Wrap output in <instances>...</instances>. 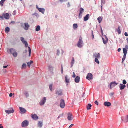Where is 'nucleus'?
Listing matches in <instances>:
<instances>
[{
  "label": "nucleus",
  "instance_id": "1",
  "mask_svg": "<svg viewBox=\"0 0 128 128\" xmlns=\"http://www.w3.org/2000/svg\"><path fill=\"white\" fill-rule=\"evenodd\" d=\"M83 44L82 38L81 36H80L79 38V39L77 44V45L78 47L81 48Z\"/></svg>",
  "mask_w": 128,
  "mask_h": 128
},
{
  "label": "nucleus",
  "instance_id": "2",
  "mask_svg": "<svg viewBox=\"0 0 128 128\" xmlns=\"http://www.w3.org/2000/svg\"><path fill=\"white\" fill-rule=\"evenodd\" d=\"M60 107L62 108H64L65 106L64 101V100L62 99H61L60 101Z\"/></svg>",
  "mask_w": 128,
  "mask_h": 128
},
{
  "label": "nucleus",
  "instance_id": "3",
  "mask_svg": "<svg viewBox=\"0 0 128 128\" xmlns=\"http://www.w3.org/2000/svg\"><path fill=\"white\" fill-rule=\"evenodd\" d=\"M46 100V98L45 97L43 98L42 100L39 102L40 105V106L43 105L45 103Z\"/></svg>",
  "mask_w": 128,
  "mask_h": 128
},
{
  "label": "nucleus",
  "instance_id": "4",
  "mask_svg": "<svg viewBox=\"0 0 128 128\" xmlns=\"http://www.w3.org/2000/svg\"><path fill=\"white\" fill-rule=\"evenodd\" d=\"M28 124V122L26 120H24L22 123V127L27 126Z\"/></svg>",
  "mask_w": 128,
  "mask_h": 128
},
{
  "label": "nucleus",
  "instance_id": "5",
  "mask_svg": "<svg viewBox=\"0 0 128 128\" xmlns=\"http://www.w3.org/2000/svg\"><path fill=\"white\" fill-rule=\"evenodd\" d=\"M118 84V83H116L115 81L111 82L110 84V89H112V87H114Z\"/></svg>",
  "mask_w": 128,
  "mask_h": 128
},
{
  "label": "nucleus",
  "instance_id": "6",
  "mask_svg": "<svg viewBox=\"0 0 128 128\" xmlns=\"http://www.w3.org/2000/svg\"><path fill=\"white\" fill-rule=\"evenodd\" d=\"M80 13L79 14L78 18H81L82 17V13L84 12V10L83 8H80Z\"/></svg>",
  "mask_w": 128,
  "mask_h": 128
},
{
  "label": "nucleus",
  "instance_id": "7",
  "mask_svg": "<svg viewBox=\"0 0 128 128\" xmlns=\"http://www.w3.org/2000/svg\"><path fill=\"white\" fill-rule=\"evenodd\" d=\"M56 93L58 95H61L62 94V90L59 89H57Z\"/></svg>",
  "mask_w": 128,
  "mask_h": 128
},
{
  "label": "nucleus",
  "instance_id": "8",
  "mask_svg": "<svg viewBox=\"0 0 128 128\" xmlns=\"http://www.w3.org/2000/svg\"><path fill=\"white\" fill-rule=\"evenodd\" d=\"M103 42L104 44H106L108 41V38L106 35L104 36V38H102Z\"/></svg>",
  "mask_w": 128,
  "mask_h": 128
},
{
  "label": "nucleus",
  "instance_id": "9",
  "mask_svg": "<svg viewBox=\"0 0 128 128\" xmlns=\"http://www.w3.org/2000/svg\"><path fill=\"white\" fill-rule=\"evenodd\" d=\"M3 15L4 18L6 19H8L10 18V16L8 13H4Z\"/></svg>",
  "mask_w": 128,
  "mask_h": 128
},
{
  "label": "nucleus",
  "instance_id": "10",
  "mask_svg": "<svg viewBox=\"0 0 128 128\" xmlns=\"http://www.w3.org/2000/svg\"><path fill=\"white\" fill-rule=\"evenodd\" d=\"M31 115L32 118L34 120H36L38 118V117L36 114H32Z\"/></svg>",
  "mask_w": 128,
  "mask_h": 128
},
{
  "label": "nucleus",
  "instance_id": "11",
  "mask_svg": "<svg viewBox=\"0 0 128 128\" xmlns=\"http://www.w3.org/2000/svg\"><path fill=\"white\" fill-rule=\"evenodd\" d=\"M14 110L12 108H10V110H6L5 111L6 113L8 114H10L11 113H13L14 112Z\"/></svg>",
  "mask_w": 128,
  "mask_h": 128
},
{
  "label": "nucleus",
  "instance_id": "12",
  "mask_svg": "<svg viewBox=\"0 0 128 128\" xmlns=\"http://www.w3.org/2000/svg\"><path fill=\"white\" fill-rule=\"evenodd\" d=\"M68 119L69 120H71L72 119V114L70 113H69L68 114Z\"/></svg>",
  "mask_w": 128,
  "mask_h": 128
},
{
  "label": "nucleus",
  "instance_id": "13",
  "mask_svg": "<svg viewBox=\"0 0 128 128\" xmlns=\"http://www.w3.org/2000/svg\"><path fill=\"white\" fill-rule=\"evenodd\" d=\"M19 108L21 112L23 113H25L26 110L25 108L21 107H19Z\"/></svg>",
  "mask_w": 128,
  "mask_h": 128
},
{
  "label": "nucleus",
  "instance_id": "14",
  "mask_svg": "<svg viewBox=\"0 0 128 128\" xmlns=\"http://www.w3.org/2000/svg\"><path fill=\"white\" fill-rule=\"evenodd\" d=\"M104 105L106 106H111V103L108 102H105L104 103Z\"/></svg>",
  "mask_w": 128,
  "mask_h": 128
},
{
  "label": "nucleus",
  "instance_id": "15",
  "mask_svg": "<svg viewBox=\"0 0 128 128\" xmlns=\"http://www.w3.org/2000/svg\"><path fill=\"white\" fill-rule=\"evenodd\" d=\"M24 29L26 30H28L29 27V26L27 23H24Z\"/></svg>",
  "mask_w": 128,
  "mask_h": 128
},
{
  "label": "nucleus",
  "instance_id": "16",
  "mask_svg": "<svg viewBox=\"0 0 128 128\" xmlns=\"http://www.w3.org/2000/svg\"><path fill=\"white\" fill-rule=\"evenodd\" d=\"M80 77L78 76H76L75 79V81L76 83H78L80 80Z\"/></svg>",
  "mask_w": 128,
  "mask_h": 128
},
{
  "label": "nucleus",
  "instance_id": "17",
  "mask_svg": "<svg viewBox=\"0 0 128 128\" xmlns=\"http://www.w3.org/2000/svg\"><path fill=\"white\" fill-rule=\"evenodd\" d=\"M126 87V86L122 84H120V90H122L124 88Z\"/></svg>",
  "mask_w": 128,
  "mask_h": 128
},
{
  "label": "nucleus",
  "instance_id": "18",
  "mask_svg": "<svg viewBox=\"0 0 128 128\" xmlns=\"http://www.w3.org/2000/svg\"><path fill=\"white\" fill-rule=\"evenodd\" d=\"M38 10L39 12H41L43 14H44V12L45 11L44 9L42 8H38Z\"/></svg>",
  "mask_w": 128,
  "mask_h": 128
},
{
  "label": "nucleus",
  "instance_id": "19",
  "mask_svg": "<svg viewBox=\"0 0 128 128\" xmlns=\"http://www.w3.org/2000/svg\"><path fill=\"white\" fill-rule=\"evenodd\" d=\"M38 126L40 128H41L42 126V122L39 121L38 123Z\"/></svg>",
  "mask_w": 128,
  "mask_h": 128
},
{
  "label": "nucleus",
  "instance_id": "20",
  "mask_svg": "<svg viewBox=\"0 0 128 128\" xmlns=\"http://www.w3.org/2000/svg\"><path fill=\"white\" fill-rule=\"evenodd\" d=\"M74 59L73 57H72V60L70 62L71 65V67L72 66L73 64H74Z\"/></svg>",
  "mask_w": 128,
  "mask_h": 128
},
{
  "label": "nucleus",
  "instance_id": "21",
  "mask_svg": "<svg viewBox=\"0 0 128 128\" xmlns=\"http://www.w3.org/2000/svg\"><path fill=\"white\" fill-rule=\"evenodd\" d=\"M92 79V75L90 73H88V80Z\"/></svg>",
  "mask_w": 128,
  "mask_h": 128
},
{
  "label": "nucleus",
  "instance_id": "22",
  "mask_svg": "<svg viewBox=\"0 0 128 128\" xmlns=\"http://www.w3.org/2000/svg\"><path fill=\"white\" fill-rule=\"evenodd\" d=\"M10 53L12 54L16 52L15 50L13 48L10 49Z\"/></svg>",
  "mask_w": 128,
  "mask_h": 128
},
{
  "label": "nucleus",
  "instance_id": "23",
  "mask_svg": "<svg viewBox=\"0 0 128 128\" xmlns=\"http://www.w3.org/2000/svg\"><path fill=\"white\" fill-rule=\"evenodd\" d=\"M94 55L95 57H96L97 58H100V54L99 53L98 54L95 53Z\"/></svg>",
  "mask_w": 128,
  "mask_h": 128
},
{
  "label": "nucleus",
  "instance_id": "24",
  "mask_svg": "<svg viewBox=\"0 0 128 128\" xmlns=\"http://www.w3.org/2000/svg\"><path fill=\"white\" fill-rule=\"evenodd\" d=\"M102 16H99L98 18V20L99 23H100L102 21Z\"/></svg>",
  "mask_w": 128,
  "mask_h": 128
},
{
  "label": "nucleus",
  "instance_id": "25",
  "mask_svg": "<svg viewBox=\"0 0 128 128\" xmlns=\"http://www.w3.org/2000/svg\"><path fill=\"white\" fill-rule=\"evenodd\" d=\"M123 50L124 55H126L127 53L126 49V48H123Z\"/></svg>",
  "mask_w": 128,
  "mask_h": 128
},
{
  "label": "nucleus",
  "instance_id": "26",
  "mask_svg": "<svg viewBox=\"0 0 128 128\" xmlns=\"http://www.w3.org/2000/svg\"><path fill=\"white\" fill-rule=\"evenodd\" d=\"M88 19V14H87L84 18V20L86 21Z\"/></svg>",
  "mask_w": 128,
  "mask_h": 128
},
{
  "label": "nucleus",
  "instance_id": "27",
  "mask_svg": "<svg viewBox=\"0 0 128 128\" xmlns=\"http://www.w3.org/2000/svg\"><path fill=\"white\" fill-rule=\"evenodd\" d=\"M33 61L30 60V62H27V64H28V66H29V67H30V66L31 64L33 63Z\"/></svg>",
  "mask_w": 128,
  "mask_h": 128
},
{
  "label": "nucleus",
  "instance_id": "28",
  "mask_svg": "<svg viewBox=\"0 0 128 128\" xmlns=\"http://www.w3.org/2000/svg\"><path fill=\"white\" fill-rule=\"evenodd\" d=\"M20 40L23 44H24L25 42H26V41L24 40V38L23 37H21L20 38Z\"/></svg>",
  "mask_w": 128,
  "mask_h": 128
},
{
  "label": "nucleus",
  "instance_id": "29",
  "mask_svg": "<svg viewBox=\"0 0 128 128\" xmlns=\"http://www.w3.org/2000/svg\"><path fill=\"white\" fill-rule=\"evenodd\" d=\"M28 52H29V56H30V54L31 52V51L30 48V46L28 47Z\"/></svg>",
  "mask_w": 128,
  "mask_h": 128
},
{
  "label": "nucleus",
  "instance_id": "30",
  "mask_svg": "<svg viewBox=\"0 0 128 128\" xmlns=\"http://www.w3.org/2000/svg\"><path fill=\"white\" fill-rule=\"evenodd\" d=\"M78 25L77 24H73V28L74 29H76L77 28Z\"/></svg>",
  "mask_w": 128,
  "mask_h": 128
},
{
  "label": "nucleus",
  "instance_id": "31",
  "mask_svg": "<svg viewBox=\"0 0 128 128\" xmlns=\"http://www.w3.org/2000/svg\"><path fill=\"white\" fill-rule=\"evenodd\" d=\"M10 29L9 27H6L5 28V31L7 32V33L8 32L10 31Z\"/></svg>",
  "mask_w": 128,
  "mask_h": 128
},
{
  "label": "nucleus",
  "instance_id": "32",
  "mask_svg": "<svg viewBox=\"0 0 128 128\" xmlns=\"http://www.w3.org/2000/svg\"><path fill=\"white\" fill-rule=\"evenodd\" d=\"M40 26H37L36 29V31H38L40 30Z\"/></svg>",
  "mask_w": 128,
  "mask_h": 128
},
{
  "label": "nucleus",
  "instance_id": "33",
  "mask_svg": "<svg viewBox=\"0 0 128 128\" xmlns=\"http://www.w3.org/2000/svg\"><path fill=\"white\" fill-rule=\"evenodd\" d=\"M5 0H2L0 2V4L1 5V6H3V4Z\"/></svg>",
  "mask_w": 128,
  "mask_h": 128
},
{
  "label": "nucleus",
  "instance_id": "34",
  "mask_svg": "<svg viewBox=\"0 0 128 128\" xmlns=\"http://www.w3.org/2000/svg\"><path fill=\"white\" fill-rule=\"evenodd\" d=\"M12 54L14 57H16L17 56L18 54L17 53L16 51L15 52Z\"/></svg>",
  "mask_w": 128,
  "mask_h": 128
},
{
  "label": "nucleus",
  "instance_id": "35",
  "mask_svg": "<svg viewBox=\"0 0 128 128\" xmlns=\"http://www.w3.org/2000/svg\"><path fill=\"white\" fill-rule=\"evenodd\" d=\"M117 32H118V33L119 34H120L121 33V32L120 30V26H118V30H117Z\"/></svg>",
  "mask_w": 128,
  "mask_h": 128
},
{
  "label": "nucleus",
  "instance_id": "36",
  "mask_svg": "<svg viewBox=\"0 0 128 128\" xmlns=\"http://www.w3.org/2000/svg\"><path fill=\"white\" fill-rule=\"evenodd\" d=\"M126 55H124L123 57L122 58V62H123L125 60L126 58Z\"/></svg>",
  "mask_w": 128,
  "mask_h": 128
},
{
  "label": "nucleus",
  "instance_id": "37",
  "mask_svg": "<svg viewBox=\"0 0 128 128\" xmlns=\"http://www.w3.org/2000/svg\"><path fill=\"white\" fill-rule=\"evenodd\" d=\"M26 66V64L25 63H24L22 66V68H25Z\"/></svg>",
  "mask_w": 128,
  "mask_h": 128
},
{
  "label": "nucleus",
  "instance_id": "38",
  "mask_svg": "<svg viewBox=\"0 0 128 128\" xmlns=\"http://www.w3.org/2000/svg\"><path fill=\"white\" fill-rule=\"evenodd\" d=\"M95 61L96 63H97L98 64H99V62L98 59L97 58H96L95 59Z\"/></svg>",
  "mask_w": 128,
  "mask_h": 128
},
{
  "label": "nucleus",
  "instance_id": "39",
  "mask_svg": "<svg viewBox=\"0 0 128 128\" xmlns=\"http://www.w3.org/2000/svg\"><path fill=\"white\" fill-rule=\"evenodd\" d=\"M52 84H51L49 86L50 89L51 91H52Z\"/></svg>",
  "mask_w": 128,
  "mask_h": 128
},
{
  "label": "nucleus",
  "instance_id": "40",
  "mask_svg": "<svg viewBox=\"0 0 128 128\" xmlns=\"http://www.w3.org/2000/svg\"><path fill=\"white\" fill-rule=\"evenodd\" d=\"M65 80H66V82L68 83L69 82V79H68L67 78L66 76Z\"/></svg>",
  "mask_w": 128,
  "mask_h": 128
},
{
  "label": "nucleus",
  "instance_id": "41",
  "mask_svg": "<svg viewBox=\"0 0 128 128\" xmlns=\"http://www.w3.org/2000/svg\"><path fill=\"white\" fill-rule=\"evenodd\" d=\"M93 32L92 30H91V33H92V39H93L94 38V34H93Z\"/></svg>",
  "mask_w": 128,
  "mask_h": 128
},
{
  "label": "nucleus",
  "instance_id": "42",
  "mask_svg": "<svg viewBox=\"0 0 128 128\" xmlns=\"http://www.w3.org/2000/svg\"><path fill=\"white\" fill-rule=\"evenodd\" d=\"M26 47H27L28 46V44L26 42H25L24 44Z\"/></svg>",
  "mask_w": 128,
  "mask_h": 128
},
{
  "label": "nucleus",
  "instance_id": "43",
  "mask_svg": "<svg viewBox=\"0 0 128 128\" xmlns=\"http://www.w3.org/2000/svg\"><path fill=\"white\" fill-rule=\"evenodd\" d=\"M61 73L62 74L63 72V68L62 66V65H61Z\"/></svg>",
  "mask_w": 128,
  "mask_h": 128
},
{
  "label": "nucleus",
  "instance_id": "44",
  "mask_svg": "<svg viewBox=\"0 0 128 128\" xmlns=\"http://www.w3.org/2000/svg\"><path fill=\"white\" fill-rule=\"evenodd\" d=\"M25 96H26V97H28L29 96V94L27 92H26L25 94Z\"/></svg>",
  "mask_w": 128,
  "mask_h": 128
},
{
  "label": "nucleus",
  "instance_id": "45",
  "mask_svg": "<svg viewBox=\"0 0 128 128\" xmlns=\"http://www.w3.org/2000/svg\"><path fill=\"white\" fill-rule=\"evenodd\" d=\"M76 77V75L75 74V73L73 72L72 73V77L73 78H75Z\"/></svg>",
  "mask_w": 128,
  "mask_h": 128
},
{
  "label": "nucleus",
  "instance_id": "46",
  "mask_svg": "<svg viewBox=\"0 0 128 128\" xmlns=\"http://www.w3.org/2000/svg\"><path fill=\"white\" fill-rule=\"evenodd\" d=\"M122 83L124 84H126V82L125 80H124L122 81Z\"/></svg>",
  "mask_w": 128,
  "mask_h": 128
},
{
  "label": "nucleus",
  "instance_id": "47",
  "mask_svg": "<svg viewBox=\"0 0 128 128\" xmlns=\"http://www.w3.org/2000/svg\"><path fill=\"white\" fill-rule=\"evenodd\" d=\"M60 52L59 50H57V54L58 55H59V54H60Z\"/></svg>",
  "mask_w": 128,
  "mask_h": 128
},
{
  "label": "nucleus",
  "instance_id": "48",
  "mask_svg": "<svg viewBox=\"0 0 128 128\" xmlns=\"http://www.w3.org/2000/svg\"><path fill=\"white\" fill-rule=\"evenodd\" d=\"M94 103L96 104L97 105H98V101L97 100H96L94 102Z\"/></svg>",
  "mask_w": 128,
  "mask_h": 128
},
{
  "label": "nucleus",
  "instance_id": "49",
  "mask_svg": "<svg viewBox=\"0 0 128 128\" xmlns=\"http://www.w3.org/2000/svg\"><path fill=\"white\" fill-rule=\"evenodd\" d=\"M105 2V0H101V4H102L103 3V4H104Z\"/></svg>",
  "mask_w": 128,
  "mask_h": 128
},
{
  "label": "nucleus",
  "instance_id": "50",
  "mask_svg": "<svg viewBox=\"0 0 128 128\" xmlns=\"http://www.w3.org/2000/svg\"><path fill=\"white\" fill-rule=\"evenodd\" d=\"M4 16L3 15V14H2V16H0V18H1L2 19H3Z\"/></svg>",
  "mask_w": 128,
  "mask_h": 128
},
{
  "label": "nucleus",
  "instance_id": "51",
  "mask_svg": "<svg viewBox=\"0 0 128 128\" xmlns=\"http://www.w3.org/2000/svg\"><path fill=\"white\" fill-rule=\"evenodd\" d=\"M74 124H72L70 125V126L68 128H71L73 126Z\"/></svg>",
  "mask_w": 128,
  "mask_h": 128
},
{
  "label": "nucleus",
  "instance_id": "52",
  "mask_svg": "<svg viewBox=\"0 0 128 128\" xmlns=\"http://www.w3.org/2000/svg\"><path fill=\"white\" fill-rule=\"evenodd\" d=\"M124 34L126 36H128V34L127 32H125Z\"/></svg>",
  "mask_w": 128,
  "mask_h": 128
},
{
  "label": "nucleus",
  "instance_id": "53",
  "mask_svg": "<svg viewBox=\"0 0 128 128\" xmlns=\"http://www.w3.org/2000/svg\"><path fill=\"white\" fill-rule=\"evenodd\" d=\"M12 96V93H10L9 94V96L10 97H11Z\"/></svg>",
  "mask_w": 128,
  "mask_h": 128
},
{
  "label": "nucleus",
  "instance_id": "54",
  "mask_svg": "<svg viewBox=\"0 0 128 128\" xmlns=\"http://www.w3.org/2000/svg\"><path fill=\"white\" fill-rule=\"evenodd\" d=\"M125 48L126 49L128 48V46L127 45H126L125 46Z\"/></svg>",
  "mask_w": 128,
  "mask_h": 128
},
{
  "label": "nucleus",
  "instance_id": "55",
  "mask_svg": "<svg viewBox=\"0 0 128 128\" xmlns=\"http://www.w3.org/2000/svg\"><path fill=\"white\" fill-rule=\"evenodd\" d=\"M114 94V92H112V93H111L110 94V95L111 96H112Z\"/></svg>",
  "mask_w": 128,
  "mask_h": 128
},
{
  "label": "nucleus",
  "instance_id": "56",
  "mask_svg": "<svg viewBox=\"0 0 128 128\" xmlns=\"http://www.w3.org/2000/svg\"><path fill=\"white\" fill-rule=\"evenodd\" d=\"M121 50V49L120 48H118V52H120Z\"/></svg>",
  "mask_w": 128,
  "mask_h": 128
},
{
  "label": "nucleus",
  "instance_id": "57",
  "mask_svg": "<svg viewBox=\"0 0 128 128\" xmlns=\"http://www.w3.org/2000/svg\"><path fill=\"white\" fill-rule=\"evenodd\" d=\"M92 105L90 104H88V107H91L92 106Z\"/></svg>",
  "mask_w": 128,
  "mask_h": 128
},
{
  "label": "nucleus",
  "instance_id": "58",
  "mask_svg": "<svg viewBox=\"0 0 128 128\" xmlns=\"http://www.w3.org/2000/svg\"><path fill=\"white\" fill-rule=\"evenodd\" d=\"M7 66H3V68H6L7 67Z\"/></svg>",
  "mask_w": 128,
  "mask_h": 128
},
{
  "label": "nucleus",
  "instance_id": "59",
  "mask_svg": "<svg viewBox=\"0 0 128 128\" xmlns=\"http://www.w3.org/2000/svg\"><path fill=\"white\" fill-rule=\"evenodd\" d=\"M2 124H0V126H1V125H2ZM3 128V126H0V128Z\"/></svg>",
  "mask_w": 128,
  "mask_h": 128
},
{
  "label": "nucleus",
  "instance_id": "60",
  "mask_svg": "<svg viewBox=\"0 0 128 128\" xmlns=\"http://www.w3.org/2000/svg\"><path fill=\"white\" fill-rule=\"evenodd\" d=\"M127 118L128 120H127V121H126V122H128V115H127Z\"/></svg>",
  "mask_w": 128,
  "mask_h": 128
},
{
  "label": "nucleus",
  "instance_id": "61",
  "mask_svg": "<svg viewBox=\"0 0 128 128\" xmlns=\"http://www.w3.org/2000/svg\"><path fill=\"white\" fill-rule=\"evenodd\" d=\"M36 7L37 9H38V8H38V6L37 5H36Z\"/></svg>",
  "mask_w": 128,
  "mask_h": 128
},
{
  "label": "nucleus",
  "instance_id": "62",
  "mask_svg": "<svg viewBox=\"0 0 128 128\" xmlns=\"http://www.w3.org/2000/svg\"><path fill=\"white\" fill-rule=\"evenodd\" d=\"M86 78L88 80V75H87L86 76Z\"/></svg>",
  "mask_w": 128,
  "mask_h": 128
},
{
  "label": "nucleus",
  "instance_id": "63",
  "mask_svg": "<svg viewBox=\"0 0 128 128\" xmlns=\"http://www.w3.org/2000/svg\"><path fill=\"white\" fill-rule=\"evenodd\" d=\"M15 11H14L13 12V14H15Z\"/></svg>",
  "mask_w": 128,
  "mask_h": 128
},
{
  "label": "nucleus",
  "instance_id": "64",
  "mask_svg": "<svg viewBox=\"0 0 128 128\" xmlns=\"http://www.w3.org/2000/svg\"><path fill=\"white\" fill-rule=\"evenodd\" d=\"M86 108L87 110H88V106H86Z\"/></svg>",
  "mask_w": 128,
  "mask_h": 128
}]
</instances>
